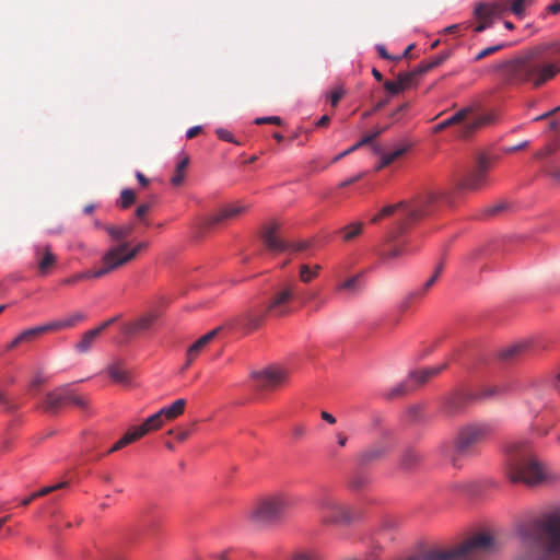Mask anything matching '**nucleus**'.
<instances>
[{"label":"nucleus","instance_id":"cd10ccee","mask_svg":"<svg viewBox=\"0 0 560 560\" xmlns=\"http://www.w3.org/2000/svg\"><path fill=\"white\" fill-rule=\"evenodd\" d=\"M104 229L106 230V232L109 234V236L114 241H122V242H125V240L128 238L133 232L132 224H127V225H121V226L108 224V225H105Z\"/></svg>","mask_w":560,"mask_h":560},{"label":"nucleus","instance_id":"c85d7f7f","mask_svg":"<svg viewBox=\"0 0 560 560\" xmlns=\"http://www.w3.org/2000/svg\"><path fill=\"white\" fill-rule=\"evenodd\" d=\"M361 273L352 276L336 287L337 292L346 291L349 294H358L361 291Z\"/></svg>","mask_w":560,"mask_h":560},{"label":"nucleus","instance_id":"5fc2aeb1","mask_svg":"<svg viewBox=\"0 0 560 560\" xmlns=\"http://www.w3.org/2000/svg\"><path fill=\"white\" fill-rule=\"evenodd\" d=\"M408 417L410 421L417 423L422 421L423 413H422V407L420 406H412L408 409Z\"/></svg>","mask_w":560,"mask_h":560},{"label":"nucleus","instance_id":"1a4fd4ad","mask_svg":"<svg viewBox=\"0 0 560 560\" xmlns=\"http://www.w3.org/2000/svg\"><path fill=\"white\" fill-rule=\"evenodd\" d=\"M149 246L148 242H140L133 248H129L128 242H121L117 246L112 247L102 259V262L107 265L109 271L126 265L135 259V257Z\"/></svg>","mask_w":560,"mask_h":560},{"label":"nucleus","instance_id":"72a5a7b5","mask_svg":"<svg viewBox=\"0 0 560 560\" xmlns=\"http://www.w3.org/2000/svg\"><path fill=\"white\" fill-rule=\"evenodd\" d=\"M84 319H85V315L81 312H77L66 319L50 322L49 325L51 327V331H56V330L73 327L77 325L78 322H81Z\"/></svg>","mask_w":560,"mask_h":560},{"label":"nucleus","instance_id":"7c9ffc66","mask_svg":"<svg viewBox=\"0 0 560 560\" xmlns=\"http://www.w3.org/2000/svg\"><path fill=\"white\" fill-rule=\"evenodd\" d=\"M413 389H415V386L411 383L410 378L408 377L405 381H402V382L396 384L395 386H393L392 388H389L385 393V397L387 399H394V398L404 396Z\"/></svg>","mask_w":560,"mask_h":560},{"label":"nucleus","instance_id":"e433bc0d","mask_svg":"<svg viewBox=\"0 0 560 560\" xmlns=\"http://www.w3.org/2000/svg\"><path fill=\"white\" fill-rule=\"evenodd\" d=\"M459 547L453 550H431L427 552L425 560H456L460 558Z\"/></svg>","mask_w":560,"mask_h":560},{"label":"nucleus","instance_id":"a19ab883","mask_svg":"<svg viewBox=\"0 0 560 560\" xmlns=\"http://www.w3.org/2000/svg\"><path fill=\"white\" fill-rule=\"evenodd\" d=\"M67 486V482H59L55 486H48V487H44L42 488L40 490L36 491V492H33L30 497L23 499L21 501V505L23 506H27L32 501H34L35 499L37 498H40V497H44V495H47L49 494L50 492L57 490V489H61L63 487Z\"/></svg>","mask_w":560,"mask_h":560},{"label":"nucleus","instance_id":"4c0bfd02","mask_svg":"<svg viewBox=\"0 0 560 560\" xmlns=\"http://www.w3.org/2000/svg\"><path fill=\"white\" fill-rule=\"evenodd\" d=\"M421 455L413 448H407L400 457V466L404 469H412L421 462Z\"/></svg>","mask_w":560,"mask_h":560},{"label":"nucleus","instance_id":"c03bdc74","mask_svg":"<svg viewBox=\"0 0 560 560\" xmlns=\"http://www.w3.org/2000/svg\"><path fill=\"white\" fill-rule=\"evenodd\" d=\"M138 438L136 436L135 432L132 431V429L130 428L125 434L122 438H120L110 448L109 451L107 452L108 454L109 453H113V452H116V451H119L121 450L122 447L127 446L128 444L137 441Z\"/></svg>","mask_w":560,"mask_h":560},{"label":"nucleus","instance_id":"7ed1b4c3","mask_svg":"<svg viewBox=\"0 0 560 560\" xmlns=\"http://www.w3.org/2000/svg\"><path fill=\"white\" fill-rule=\"evenodd\" d=\"M506 454L508 476L511 481L536 485L545 479V468L533 455L526 441L510 442Z\"/></svg>","mask_w":560,"mask_h":560},{"label":"nucleus","instance_id":"ddd939ff","mask_svg":"<svg viewBox=\"0 0 560 560\" xmlns=\"http://www.w3.org/2000/svg\"><path fill=\"white\" fill-rule=\"evenodd\" d=\"M497 548L495 540L492 535L488 533H480L472 536L470 539L459 546L462 557L474 553H489Z\"/></svg>","mask_w":560,"mask_h":560},{"label":"nucleus","instance_id":"774afa93","mask_svg":"<svg viewBox=\"0 0 560 560\" xmlns=\"http://www.w3.org/2000/svg\"><path fill=\"white\" fill-rule=\"evenodd\" d=\"M555 147L552 145H546L545 148H542L541 150L537 151L535 156L537 159H545L549 155H551L553 152H555Z\"/></svg>","mask_w":560,"mask_h":560},{"label":"nucleus","instance_id":"338daca9","mask_svg":"<svg viewBox=\"0 0 560 560\" xmlns=\"http://www.w3.org/2000/svg\"><path fill=\"white\" fill-rule=\"evenodd\" d=\"M306 434V427L303 425V424H295L293 428H292V435L295 438V439H302L304 438Z\"/></svg>","mask_w":560,"mask_h":560},{"label":"nucleus","instance_id":"9b49d317","mask_svg":"<svg viewBox=\"0 0 560 560\" xmlns=\"http://www.w3.org/2000/svg\"><path fill=\"white\" fill-rule=\"evenodd\" d=\"M490 170V161L486 155H480L477 159L474 168L468 171L460 179L459 189L477 191L487 185L488 172Z\"/></svg>","mask_w":560,"mask_h":560},{"label":"nucleus","instance_id":"0eeeda50","mask_svg":"<svg viewBox=\"0 0 560 560\" xmlns=\"http://www.w3.org/2000/svg\"><path fill=\"white\" fill-rule=\"evenodd\" d=\"M279 224L272 221L262 226L260 237L265 246L271 252L304 253L311 247L310 241L285 242L278 237Z\"/></svg>","mask_w":560,"mask_h":560},{"label":"nucleus","instance_id":"0e129e2a","mask_svg":"<svg viewBox=\"0 0 560 560\" xmlns=\"http://www.w3.org/2000/svg\"><path fill=\"white\" fill-rule=\"evenodd\" d=\"M151 203H142L136 209V217L140 220H144L145 214L150 211Z\"/></svg>","mask_w":560,"mask_h":560},{"label":"nucleus","instance_id":"680f3d73","mask_svg":"<svg viewBox=\"0 0 560 560\" xmlns=\"http://www.w3.org/2000/svg\"><path fill=\"white\" fill-rule=\"evenodd\" d=\"M427 62L425 60L422 61L419 66H417L416 68H413L410 73L412 74V77L415 78V80L421 75H423L424 73L431 71L430 68H427Z\"/></svg>","mask_w":560,"mask_h":560},{"label":"nucleus","instance_id":"6e6552de","mask_svg":"<svg viewBox=\"0 0 560 560\" xmlns=\"http://www.w3.org/2000/svg\"><path fill=\"white\" fill-rule=\"evenodd\" d=\"M316 508L324 523L341 524L351 520L348 506L332 495L319 497L316 500Z\"/></svg>","mask_w":560,"mask_h":560},{"label":"nucleus","instance_id":"8fccbe9b","mask_svg":"<svg viewBox=\"0 0 560 560\" xmlns=\"http://www.w3.org/2000/svg\"><path fill=\"white\" fill-rule=\"evenodd\" d=\"M529 2H530V0H514L511 5V10L516 16L522 18L524 14L525 8Z\"/></svg>","mask_w":560,"mask_h":560},{"label":"nucleus","instance_id":"69168bd1","mask_svg":"<svg viewBox=\"0 0 560 560\" xmlns=\"http://www.w3.org/2000/svg\"><path fill=\"white\" fill-rule=\"evenodd\" d=\"M479 24L475 27V32L481 33L486 28L490 27L492 25V20L490 18L486 19H478Z\"/></svg>","mask_w":560,"mask_h":560},{"label":"nucleus","instance_id":"4be33fe9","mask_svg":"<svg viewBox=\"0 0 560 560\" xmlns=\"http://www.w3.org/2000/svg\"><path fill=\"white\" fill-rule=\"evenodd\" d=\"M164 420H165V418H164L162 411L159 410L154 415L150 416L142 424H140L138 427H132L131 429L139 440L147 433L160 429L163 425Z\"/></svg>","mask_w":560,"mask_h":560},{"label":"nucleus","instance_id":"2eb2a0df","mask_svg":"<svg viewBox=\"0 0 560 560\" xmlns=\"http://www.w3.org/2000/svg\"><path fill=\"white\" fill-rule=\"evenodd\" d=\"M248 205L241 201L228 205L221 208L218 212L210 215L205 220V228L211 229L218 224H223L230 220L236 219L241 214L245 213L248 209Z\"/></svg>","mask_w":560,"mask_h":560},{"label":"nucleus","instance_id":"f03ea898","mask_svg":"<svg viewBox=\"0 0 560 560\" xmlns=\"http://www.w3.org/2000/svg\"><path fill=\"white\" fill-rule=\"evenodd\" d=\"M527 551L520 560H560V516L550 514L520 529Z\"/></svg>","mask_w":560,"mask_h":560},{"label":"nucleus","instance_id":"49530a36","mask_svg":"<svg viewBox=\"0 0 560 560\" xmlns=\"http://www.w3.org/2000/svg\"><path fill=\"white\" fill-rule=\"evenodd\" d=\"M136 192L132 189H122L119 205L122 209H127L136 201Z\"/></svg>","mask_w":560,"mask_h":560},{"label":"nucleus","instance_id":"e2e57ef3","mask_svg":"<svg viewBox=\"0 0 560 560\" xmlns=\"http://www.w3.org/2000/svg\"><path fill=\"white\" fill-rule=\"evenodd\" d=\"M388 103V98H384V100H381L380 102H377L373 108L371 110H368L365 113H363L362 117L363 118H368L370 117L371 115L375 114L376 112H378L380 109H382L384 106H386Z\"/></svg>","mask_w":560,"mask_h":560},{"label":"nucleus","instance_id":"3c124183","mask_svg":"<svg viewBox=\"0 0 560 560\" xmlns=\"http://www.w3.org/2000/svg\"><path fill=\"white\" fill-rule=\"evenodd\" d=\"M370 143V139L369 138H362L360 141H358L355 144H353L352 147H350L349 149H347L346 151L341 152L339 155H337L335 158L334 161H338L340 160L341 158H345L347 156L348 154H350L351 152L358 150L359 148L365 145V144H369Z\"/></svg>","mask_w":560,"mask_h":560},{"label":"nucleus","instance_id":"6ab92c4d","mask_svg":"<svg viewBox=\"0 0 560 560\" xmlns=\"http://www.w3.org/2000/svg\"><path fill=\"white\" fill-rule=\"evenodd\" d=\"M156 316L153 314L144 315L132 323L124 325L122 332L127 337H133L149 330L154 324Z\"/></svg>","mask_w":560,"mask_h":560},{"label":"nucleus","instance_id":"09e8293b","mask_svg":"<svg viewBox=\"0 0 560 560\" xmlns=\"http://www.w3.org/2000/svg\"><path fill=\"white\" fill-rule=\"evenodd\" d=\"M544 173L560 186V165L549 164L544 168Z\"/></svg>","mask_w":560,"mask_h":560},{"label":"nucleus","instance_id":"a211bd4d","mask_svg":"<svg viewBox=\"0 0 560 560\" xmlns=\"http://www.w3.org/2000/svg\"><path fill=\"white\" fill-rule=\"evenodd\" d=\"M221 327L214 328L206 335L197 339L186 351L187 365L197 359V357L205 350V348L217 337Z\"/></svg>","mask_w":560,"mask_h":560},{"label":"nucleus","instance_id":"052dcab7","mask_svg":"<svg viewBox=\"0 0 560 560\" xmlns=\"http://www.w3.org/2000/svg\"><path fill=\"white\" fill-rule=\"evenodd\" d=\"M345 94V91L341 89V88H337L335 89L330 95H329V102L331 104V106H337V104L339 103V101L342 98Z\"/></svg>","mask_w":560,"mask_h":560},{"label":"nucleus","instance_id":"f3484780","mask_svg":"<svg viewBox=\"0 0 560 560\" xmlns=\"http://www.w3.org/2000/svg\"><path fill=\"white\" fill-rule=\"evenodd\" d=\"M472 396L466 392L458 390L450 395L443 402V412L448 417L462 413Z\"/></svg>","mask_w":560,"mask_h":560},{"label":"nucleus","instance_id":"5701e85b","mask_svg":"<svg viewBox=\"0 0 560 560\" xmlns=\"http://www.w3.org/2000/svg\"><path fill=\"white\" fill-rule=\"evenodd\" d=\"M387 452L384 445H373L358 455V464L360 466H366L375 460L381 459Z\"/></svg>","mask_w":560,"mask_h":560},{"label":"nucleus","instance_id":"39448f33","mask_svg":"<svg viewBox=\"0 0 560 560\" xmlns=\"http://www.w3.org/2000/svg\"><path fill=\"white\" fill-rule=\"evenodd\" d=\"M493 432L491 424L472 422L460 427L453 440L450 453L446 455L453 466L469 455H472L479 444L485 442Z\"/></svg>","mask_w":560,"mask_h":560},{"label":"nucleus","instance_id":"c9c22d12","mask_svg":"<svg viewBox=\"0 0 560 560\" xmlns=\"http://www.w3.org/2000/svg\"><path fill=\"white\" fill-rule=\"evenodd\" d=\"M48 331H51V327H50L49 323L22 331L20 334V340H22L23 343L31 342V341L37 339L43 334L48 332Z\"/></svg>","mask_w":560,"mask_h":560},{"label":"nucleus","instance_id":"412c9836","mask_svg":"<svg viewBox=\"0 0 560 560\" xmlns=\"http://www.w3.org/2000/svg\"><path fill=\"white\" fill-rule=\"evenodd\" d=\"M446 366H447V364L443 363L441 365L430 366V368H424V369H421L418 371H413L409 374V378L415 387L418 385H423L428 381H430L432 377H435L442 371H444L446 369Z\"/></svg>","mask_w":560,"mask_h":560},{"label":"nucleus","instance_id":"20e7f679","mask_svg":"<svg viewBox=\"0 0 560 560\" xmlns=\"http://www.w3.org/2000/svg\"><path fill=\"white\" fill-rule=\"evenodd\" d=\"M439 198V194L430 191L410 203L401 201L397 205L385 206L371 219V222L377 223L383 218L389 217L396 210H399L401 219L398 223L397 233L401 234L409 225L433 213L438 207Z\"/></svg>","mask_w":560,"mask_h":560},{"label":"nucleus","instance_id":"423d86ee","mask_svg":"<svg viewBox=\"0 0 560 560\" xmlns=\"http://www.w3.org/2000/svg\"><path fill=\"white\" fill-rule=\"evenodd\" d=\"M296 500L290 494L278 492L260 499L250 513L258 524H275L280 522L295 505Z\"/></svg>","mask_w":560,"mask_h":560},{"label":"nucleus","instance_id":"c756f323","mask_svg":"<svg viewBox=\"0 0 560 560\" xmlns=\"http://www.w3.org/2000/svg\"><path fill=\"white\" fill-rule=\"evenodd\" d=\"M470 112H471V107H466V108L458 110L452 117L435 125L434 132H440L452 125L460 124L470 114Z\"/></svg>","mask_w":560,"mask_h":560},{"label":"nucleus","instance_id":"a18cd8bd","mask_svg":"<svg viewBox=\"0 0 560 560\" xmlns=\"http://www.w3.org/2000/svg\"><path fill=\"white\" fill-rule=\"evenodd\" d=\"M409 252H410V249L407 247V245H401V246L393 247L389 250L384 252L381 255V259L386 262V261H388L390 259L398 258V257H400V256H402V255H405L406 253H409Z\"/></svg>","mask_w":560,"mask_h":560},{"label":"nucleus","instance_id":"9d476101","mask_svg":"<svg viewBox=\"0 0 560 560\" xmlns=\"http://www.w3.org/2000/svg\"><path fill=\"white\" fill-rule=\"evenodd\" d=\"M295 287L285 284L278 289L269 299L265 313L272 317H283L292 312L291 304L294 299Z\"/></svg>","mask_w":560,"mask_h":560},{"label":"nucleus","instance_id":"79ce46f5","mask_svg":"<svg viewBox=\"0 0 560 560\" xmlns=\"http://www.w3.org/2000/svg\"><path fill=\"white\" fill-rule=\"evenodd\" d=\"M189 164V158L187 155H184L177 163L175 168V174L171 178V183L174 186H179L184 182L185 178V171Z\"/></svg>","mask_w":560,"mask_h":560},{"label":"nucleus","instance_id":"ea45409f","mask_svg":"<svg viewBox=\"0 0 560 560\" xmlns=\"http://www.w3.org/2000/svg\"><path fill=\"white\" fill-rule=\"evenodd\" d=\"M363 223L353 222L341 228L338 233L341 234L345 242H350L362 233Z\"/></svg>","mask_w":560,"mask_h":560},{"label":"nucleus","instance_id":"13d9d810","mask_svg":"<svg viewBox=\"0 0 560 560\" xmlns=\"http://www.w3.org/2000/svg\"><path fill=\"white\" fill-rule=\"evenodd\" d=\"M256 125H262V124H272L280 126L282 124V120L278 116H269V117H259L255 119Z\"/></svg>","mask_w":560,"mask_h":560},{"label":"nucleus","instance_id":"b1692460","mask_svg":"<svg viewBox=\"0 0 560 560\" xmlns=\"http://www.w3.org/2000/svg\"><path fill=\"white\" fill-rule=\"evenodd\" d=\"M67 397L68 393L63 390L48 393L44 400V409L48 412H57L67 402Z\"/></svg>","mask_w":560,"mask_h":560},{"label":"nucleus","instance_id":"f704fd0d","mask_svg":"<svg viewBox=\"0 0 560 560\" xmlns=\"http://www.w3.org/2000/svg\"><path fill=\"white\" fill-rule=\"evenodd\" d=\"M186 406V400L184 398L176 399L172 405L160 409L165 418V420H174L178 416H180Z\"/></svg>","mask_w":560,"mask_h":560},{"label":"nucleus","instance_id":"603ef678","mask_svg":"<svg viewBox=\"0 0 560 560\" xmlns=\"http://www.w3.org/2000/svg\"><path fill=\"white\" fill-rule=\"evenodd\" d=\"M215 133H217V136H218V138L220 140H223V141H226V142H231V143H234V144H240V142L232 135V132L229 131L228 129L218 128L215 130Z\"/></svg>","mask_w":560,"mask_h":560},{"label":"nucleus","instance_id":"f257e3e1","mask_svg":"<svg viewBox=\"0 0 560 560\" xmlns=\"http://www.w3.org/2000/svg\"><path fill=\"white\" fill-rule=\"evenodd\" d=\"M497 71L510 83H530L534 88H539L555 78L560 67L557 62L548 61L542 50L537 48L499 63Z\"/></svg>","mask_w":560,"mask_h":560},{"label":"nucleus","instance_id":"f8f14e48","mask_svg":"<svg viewBox=\"0 0 560 560\" xmlns=\"http://www.w3.org/2000/svg\"><path fill=\"white\" fill-rule=\"evenodd\" d=\"M254 386L259 390H273L288 378V372L280 366H269L252 373Z\"/></svg>","mask_w":560,"mask_h":560},{"label":"nucleus","instance_id":"6e6d98bb","mask_svg":"<svg viewBox=\"0 0 560 560\" xmlns=\"http://www.w3.org/2000/svg\"><path fill=\"white\" fill-rule=\"evenodd\" d=\"M67 402L72 404L81 409H85L88 407V401L85 398L81 396L71 395L68 393Z\"/></svg>","mask_w":560,"mask_h":560},{"label":"nucleus","instance_id":"aec40b11","mask_svg":"<svg viewBox=\"0 0 560 560\" xmlns=\"http://www.w3.org/2000/svg\"><path fill=\"white\" fill-rule=\"evenodd\" d=\"M506 4L503 2L478 3L475 8L477 19H488L492 21L494 18L501 16L506 11Z\"/></svg>","mask_w":560,"mask_h":560},{"label":"nucleus","instance_id":"a878e982","mask_svg":"<svg viewBox=\"0 0 560 560\" xmlns=\"http://www.w3.org/2000/svg\"><path fill=\"white\" fill-rule=\"evenodd\" d=\"M110 271L107 267V265L103 264L102 268L93 270V271H84L81 273L73 275L69 278H66L62 280V284L65 285H72L77 283L78 281L84 280V279H97L102 278L106 275H108Z\"/></svg>","mask_w":560,"mask_h":560},{"label":"nucleus","instance_id":"864d4df0","mask_svg":"<svg viewBox=\"0 0 560 560\" xmlns=\"http://www.w3.org/2000/svg\"><path fill=\"white\" fill-rule=\"evenodd\" d=\"M504 47V45L500 44V45H494V46H490L488 48H485L482 49L480 52H478L475 57V60L476 61H479L499 50H501L502 48Z\"/></svg>","mask_w":560,"mask_h":560},{"label":"nucleus","instance_id":"bf43d9fd","mask_svg":"<svg viewBox=\"0 0 560 560\" xmlns=\"http://www.w3.org/2000/svg\"><path fill=\"white\" fill-rule=\"evenodd\" d=\"M384 88L392 95H396V94L402 92L401 86L398 84L397 80L396 81H385Z\"/></svg>","mask_w":560,"mask_h":560},{"label":"nucleus","instance_id":"de8ad7c7","mask_svg":"<svg viewBox=\"0 0 560 560\" xmlns=\"http://www.w3.org/2000/svg\"><path fill=\"white\" fill-rule=\"evenodd\" d=\"M415 81L416 80L412 77V74L410 73V71L409 72H400L397 74V82L401 86L402 91L409 89L413 84Z\"/></svg>","mask_w":560,"mask_h":560},{"label":"nucleus","instance_id":"58836bf2","mask_svg":"<svg viewBox=\"0 0 560 560\" xmlns=\"http://www.w3.org/2000/svg\"><path fill=\"white\" fill-rule=\"evenodd\" d=\"M265 315L264 313L248 312L243 316V326L249 331H253L260 327Z\"/></svg>","mask_w":560,"mask_h":560},{"label":"nucleus","instance_id":"4d7b16f0","mask_svg":"<svg viewBox=\"0 0 560 560\" xmlns=\"http://www.w3.org/2000/svg\"><path fill=\"white\" fill-rule=\"evenodd\" d=\"M506 208V202L505 201H500L493 206H489L486 208L485 212H486V215H497L499 214L501 211H503L504 209Z\"/></svg>","mask_w":560,"mask_h":560},{"label":"nucleus","instance_id":"dca6fc26","mask_svg":"<svg viewBox=\"0 0 560 560\" xmlns=\"http://www.w3.org/2000/svg\"><path fill=\"white\" fill-rule=\"evenodd\" d=\"M34 259L39 275L44 277L50 273L57 261L51 247L46 244H38L34 247Z\"/></svg>","mask_w":560,"mask_h":560},{"label":"nucleus","instance_id":"393cba45","mask_svg":"<svg viewBox=\"0 0 560 560\" xmlns=\"http://www.w3.org/2000/svg\"><path fill=\"white\" fill-rule=\"evenodd\" d=\"M108 376L112 381L121 384L128 385L131 382V374L128 370H126L121 362L116 361L108 365L107 368Z\"/></svg>","mask_w":560,"mask_h":560},{"label":"nucleus","instance_id":"4468645a","mask_svg":"<svg viewBox=\"0 0 560 560\" xmlns=\"http://www.w3.org/2000/svg\"><path fill=\"white\" fill-rule=\"evenodd\" d=\"M495 120L494 113L477 114L471 108L470 114L460 122L459 137L468 138L479 129L491 125Z\"/></svg>","mask_w":560,"mask_h":560},{"label":"nucleus","instance_id":"bb28decb","mask_svg":"<svg viewBox=\"0 0 560 560\" xmlns=\"http://www.w3.org/2000/svg\"><path fill=\"white\" fill-rule=\"evenodd\" d=\"M442 269H443V265H439L435 272L433 273V276L424 283L423 288L419 291H415L412 293H410L400 304V308L402 311L407 310L408 306L410 305L411 301L413 299H417V298H420L421 295L424 294V292L427 290H429L433 284L434 282L436 281V279L439 278L440 273L442 272Z\"/></svg>","mask_w":560,"mask_h":560},{"label":"nucleus","instance_id":"473e14b6","mask_svg":"<svg viewBox=\"0 0 560 560\" xmlns=\"http://www.w3.org/2000/svg\"><path fill=\"white\" fill-rule=\"evenodd\" d=\"M526 348H527L526 343H516V345L510 346L500 352V358L503 361L512 362L514 360L520 359L525 353Z\"/></svg>","mask_w":560,"mask_h":560},{"label":"nucleus","instance_id":"37998d69","mask_svg":"<svg viewBox=\"0 0 560 560\" xmlns=\"http://www.w3.org/2000/svg\"><path fill=\"white\" fill-rule=\"evenodd\" d=\"M322 267L319 265H315L313 267H310L308 265H302L300 267V280L303 283H310L313 279H315Z\"/></svg>","mask_w":560,"mask_h":560},{"label":"nucleus","instance_id":"2f4dec72","mask_svg":"<svg viewBox=\"0 0 560 560\" xmlns=\"http://www.w3.org/2000/svg\"><path fill=\"white\" fill-rule=\"evenodd\" d=\"M98 336L100 334L94 328L85 331L77 342L74 347L75 350L80 353H86L92 348Z\"/></svg>","mask_w":560,"mask_h":560}]
</instances>
